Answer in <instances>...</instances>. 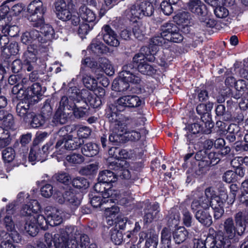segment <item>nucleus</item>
<instances>
[{
	"mask_svg": "<svg viewBox=\"0 0 248 248\" xmlns=\"http://www.w3.org/2000/svg\"><path fill=\"white\" fill-rule=\"evenodd\" d=\"M141 102L140 97L135 95L122 96L117 99L114 104L108 106L107 109L106 116L110 123H114L123 128L132 124H134V127H138L143 124V117L139 118L136 121L135 119L117 113L116 111L122 112L126 108L138 107L140 106Z\"/></svg>",
	"mask_w": 248,
	"mask_h": 248,
	"instance_id": "obj_1",
	"label": "nucleus"
},
{
	"mask_svg": "<svg viewBox=\"0 0 248 248\" xmlns=\"http://www.w3.org/2000/svg\"><path fill=\"white\" fill-rule=\"evenodd\" d=\"M55 235L56 248H86L89 243L88 236L81 233L76 227L66 226Z\"/></svg>",
	"mask_w": 248,
	"mask_h": 248,
	"instance_id": "obj_2",
	"label": "nucleus"
},
{
	"mask_svg": "<svg viewBox=\"0 0 248 248\" xmlns=\"http://www.w3.org/2000/svg\"><path fill=\"white\" fill-rule=\"evenodd\" d=\"M136 69L132 63L125 64L122 70L119 73L120 79L118 81H114L113 87L120 92H124L128 89L129 83L138 84L141 81V78L138 73L135 74Z\"/></svg>",
	"mask_w": 248,
	"mask_h": 248,
	"instance_id": "obj_3",
	"label": "nucleus"
},
{
	"mask_svg": "<svg viewBox=\"0 0 248 248\" xmlns=\"http://www.w3.org/2000/svg\"><path fill=\"white\" fill-rule=\"evenodd\" d=\"M87 94V90H79L76 87H72L67 91L68 96H63L62 97L58 108L66 111L71 112L74 107H76V103L85 99Z\"/></svg>",
	"mask_w": 248,
	"mask_h": 248,
	"instance_id": "obj_4",
	"label": "nucleus"
},
{
	"mask_svg": "<svg viewBox=\"0 0 248 248\" xmlns=\"http://www.w3.org/2000/svg\"><path fill=\"white\" fill-rule=\"evenodd\" d=\"M46 7L40 0H34L28 5L27 12L28 20L32 23L35 27H39L44 23V16L46 12Z\"/></svg>",
	"mask_w": 248,
	"mask_h": 248,
	"instance_id": "obj_5",
	"label": "nucleus"
},
{
	"mask_svg": "<svg viewBox=\"0 0 248 248\" xmlns=\"http://www.w3.org/2000/svg\"><path fill=\"white\" fill-rule=\"evenodd\" d=\"M9 11V6L7 3L2 4L0 8V29L4 35L14 37L18 32L17 26H11L9 24L12 20V17L7 16L6 14Z\"/></svg>",
	"mask_w": 248,
	"mask_h": 248,
	"instance_id": "obj_6",
	"label": "nucleus"
},
{
	"mask_svg": "<svg viewBox=\"0 0 248 248\" xmlns=\"http://www.w3.org/2000/svg\"><path fill=\"white\" fill-rule=\"evenodd\" d=\"M46 230V221L45 217L39 214L29 216L25 219V230L31 236H35L38 232V227Z\"/></svg>",
	"mask_w": 248,
	"mask_h": 248,
	"instance_id": "obj_7",
	"label": "nucleus"
},
{
	"mask_svg": "<svg viewBox=\"0 0 248 248\" xmlns=\"http://www.w3.org/2000/svg\"><path fill=\"white\" fill-rule=\"evenodd\" d=\"M230 247V242L221 236H208L205 241L202 240H195L194 242L195 248H229Z\"/></svg>",
	"mask_w": 248,
	"mask_h": 248,
	"instance_id": "obj_8",
	"label": "nucleus"
},
{
	"mask_svg": "<svg viewBox=\"0 0 248 248\" xmlns=\"http://www.w3.org/2000/svg\"><path fill=\"white\" fill-rule=\"evenodd\" d=\"M18 99L20 101L16 105V114L24 122H29L33 116V112L30 108L32 100L28 96H24Z\"/></svg>",
	"mask_w": 248,
	"mask_h": 248,
	"instance_id": "obj_9",
	"label": "nucleus"
},
{
	"mask_svg": "<svg viewBox=\"0 0 248 248\" xmlns=\"http://www.w3.org/2000/svg\"><path fill=\"white\" fill-rule=\"evenodd\" d=\"M161 30L163 31V35L167 37L169 44L170 42L180 43L183 40V36L180 33L177 26L173 23H165L161 27Z\"/></svg>",
	"mask_w": 248,
	"mask_h": 248,
	"instance_id": "obj_10",
	"label": "nucleus"
},
{
	"mask_svg": "<svg viewBox=\"0 0 248 248\" xmlns=\"http://www.w3.org/2000/svg\"><path fill=\"white\" fill-rule=\"evenodd\" d=\"M43 41V37L41 36L39 31L36 30L26 31L21 36V41L24 44H30L29 46L45 48V45H42Z\"/></svg>",
	"mask_w": 248,
	"mask_h": 248,
	"instance_id": "obj_11",
	"label": "nucleus"
},
{
	"mask_svg": "<svg viewBox=\"0 0 248 248\" xmlns=\"http://www.w3.org/2000/svg\"><path fill=\"white\" fill-rule=\"evenodd\" d=\"M53 149L52 143H47L42 147L41 150L35 148L31 149L29 155V160L31 162L35 161L43 162Z\"/></svg>",
	"mask_w": 248,
	"mask_h": 248,
	"instance_id": "obj_12",
	"label": "nucleus"
},
{
	"mask_svg": "<svg viewBox=\"0 0 248 248\" xmlns=\"http://www.w3.org/2000/svg\"><path fill=\"white\" fill-rule=\"evenodd\" d=\"M110 123L113 126H117V127H116L114 129L111 131L108 137L109 141L115 145L124 143L125 141V135H124V131L126 130V127L128 126L134 128L136 127H134V124H130V125L125 126L124 128H123L118 124H115L114 123Z\"/></svg>",
	"mask_w": 248,
	"mask_h": 248,
	"instance_id": "obj_13",
	"label": "nucleus"
},
{
	"mask_svg": "<svg viewBox=\"0 0 248 248\" xmlns=\"http://www.w3.org/2000/svg\"><path fill=\"white\" fill-rule=\"evenodd\" d=\"M94 190L97 193H101L104 198L117 199L119 196V191L112 189L109 185L103 182H99L94 186Z\"/></svg>",
	"mask_w": 248,
	"mask_h": 248,
	"instance_id": "obj_14",
	"label": "nucleus"
},
{
	"mask_svg": "<svg viewBox=\"0 0 248 248\" xmlns=\"http://www.w3.org/2000/svg\"><path fill=\"white\" fill-rule=\"evenodd\" d=\"M101 36L105 43L110 46L117 47L120 44L117 33L109 25H106L103 27Z\"/></svg>",
	"mask_w": 248,
	"mask_h": 248,
	"instance_id": "obj_15",
	"label": "nucleus"
},
{
	"mask_svg": "<svg viewBox=\"0 0 248 248\" xmlns=\"http://www.w3.org/2000/svg\"><path fill=\"white\" fill-rule=\"evenodd\" d=\"M128 165L125 160L112 161L109 165V168L117 171V177L120 176L123 179H130L131 175L130 171L126 169Z\"/></svg>",
	"mask_w": 248,
	"mask_h": 248,
	"instance_id": "obj_16",
	"label": "nucleus"
},
{
	"mask_svg": "<svg viewBox=\"0 0 248 248\" xmlns=\"http://www.w3.org/2000/svg\"><path fill=\"white\" fill-rule=\"evenodd\" d=\"M140 242L146 238L145 248H157L158 243V234L154 230H148L147 233L142 232L140 233Z\"/></svg>",
	"mask_w": 248,
	"mask_h": 248,
	"instance_id": "obj_17",
	"label": "nucleus"
},
{
	"mask_svg": "<svg viewBox=\"0 0 248 248\" xmlns=\"http://www.w3.org/2000/svg\"><path fill=\"white\" fill-rule=\"evenodd\" d=\"M55 9L59 19L66 21L71 18L70 8L67 6V4L64 0H58L55 3Z\"/></svg>",
	"mask_w": 248,
	"mask_h": 248,
	"instance_id": "obj_18",
	"label": "nucleus"
},
{
	"mask_svg": "<svg viewBox=\"0 0 248 248\" xmlns=\"http://www.w3.org/2000/svg\"><path fill=\"white\" fill-rule=\"evenodd\" d=\"M237 226V234L242 235L245 232L246 224H248V212L246 210L239 211L234 215Z\"/></svg>",
	"mask_w": 248,
	"mask_h": 248,
	"instance_id": "obj_19",
	"label": "nucleus"
},
{
	"mask_svg": "<svg viewBox=\"0 0 248 248\" xmlns=\"http://www.w3.org/2000/svg\"><path fill=\"white\" fill-rule=\"evenodd\" d=\"M224 232L225 236L221 235L224 238V241L228 240L230 243V239L234 237L236 233H237V226H235L233 219L232 217H228L226 219L223 223ZM221 236L217 235V236Z\"/></svg>",
	"mask_w": 248,
	"mask_h": 248,
	"instance_id": "obj_20",
	"label": "nucleus"
},
{
	"mask_svg": "<svg viewBox=\"0 0 248 248\" xmlns=\"http://www.w3.org/2000/svg\"><path fill=\"white\" fill-rule=\"evenodd\" d=\"M188 8L192 13L199 16V18L206 16V6L200 0H190L187 4Z\"/></svg>",
	"mask_w": 248,
	"mask_h": 248,
	"instance_id": "obj_21",
	"label": "nucleus"
},
{
	"mask_svg": "<svg viewBox=\"0 0 248 248\" xmlns=\"http://www.w3.org/2000/svg\"><path fill=\"white\" fill-rule=\"evenodd\" d=\"M159 206L158 203H154L148 206L144 210V223L146 224L150 223L155 219L159 212Z\"/></svg>",
	"mask_w": 248,
	"mask_h": 248,
	"instance_id": "obj_22",
	"label": "nucleus"
},
{
	"mask_svg": "<svg viewBox=\"0 0 248 248\" xmlns=\"http://www.w3.org/2000/svg\"><path fill=\"white\" fill-rule=\"evenodd\" d=\"M19 240V235L16 232L5 233L4 238L1 242L0 248H16L14 243H18Z\"/></svg>",
	"mask_w": 248,
	"mask_h": 248,
	"instance_id": "obj_23",
	"label": "nucleus"
},
{
	"mask_svg": "<svg viewBox=\"0 0 248 248\" xmlns=\"http://www.w3.org/2000/svg\"><path fill=\"white\" fill-rule=\"evenodd\" d=\"M71 112L58 108L52 118L51 123L53 125L57 126L66 124Z\"/></svg>",
	"mask_w": 248,
	"mask_h": 248,
	"instance_id": "obj_24",
	"label": "nucleus"
},
{
	"mask_svg": "<svg viewBox=\"0 0 248 248\" xmlns=\"http://www.w3.org/2000/svg\"><path fill=\"white\" fill-rule=\"evenodd\" d=\"M27 90V92L24 96H28L32 100V102L36 101V99L33 98L34 97L39 98L43 95L45 91V88H43L41 85L38 82L32 84Z\"/></svg>",
	"mask_w": 248,
	"mask_h": 248,
	"instance_id": "obj_25",
	"label": "nucleus"
},
{
	"mask_svg": "<svg viewBox=\"0 0 248 248\" xmlns=\"http://www.w3.org/2000/svg\"><path fill=\"white\" fill-rule=\"evenodd\" d=\"M40 210V206L38 202L36 200H33L23 207L21 213L23 216L28 217L29 216L38 214V212Z\"/></svg>",
	"mask_w": 248,
	"mask_h": 248,
	"instance_id": "obj_26",
	"label": "nucleus"
},
{
	"mask_svg": "<svg viewBox=\"0 0 248 248\" xmlns=\"http://www.w3.org/2000/svg\"><path fill=\"white\" fill-rule=\"evenodd\" d=\"M41 27V32L44 35L42 45L48 42L47 46H49L50 42L55 38V34L53 28L48 24H45L44 23L40 26ZM47 45L45 46V47Z\"/></svg>",
	"mask_w": 248,
	"mask_h": 248,
	"instance_id": "obj_27",
	"label": "nucleus"
},
{
	"mask_svg": "<svg viewBox=\"0 0 248 248\" xmlns=\"http://www.w3.org/2000/svg\"><path fill=\"white\" fill-rule=\"evenodd\" d=\"M141 11L140 3H137L129 6L125 11L124 15L131 20L139 19L142 18Z\"/></svg>",
	"mask_w": 248,
	"mask_h": 248,
	"instance_id": "obj_28",
	"label": "nucleus"
},
{
	"mask_svg": "<svg viewBox=\"0 0 248 248\" xmlns=\"http://www.w3.org/2000/svg\"><path fill=\"white\" fill-rule=\"evenodd\" d=\"M78 15L83 20L87 22H93L96 19L95 13L84 4L79 7Z\"/></svg>",
	"mask_w": 248,
	"mask_h": 248,
	"instance_id": "obj_29",
	"label": "nucleus"
},
{
	"mask_svg": "<svg viewBox=\"0 0 248 248\" xmlns=\"http://www.w3.org/2000/svg\"><path fill=\"white\" fill-rule=\"evenodd\" d=\"M195 217L203 226L209 227L212 224V218L206 210H198L195 214Z\"/></svg>",
	"mask_w": 248,
	"mask_h": 248,
	"instance_id": "obj_30",
	"label": "nucleus"
},
{
	"mask_svg": "<svg viewBox=\"0 0 248 248\" xmlns=\"http://www.w3.org/2000/svg\"><path fill=\"white\" fill-rule=\"evenodd\" d=\"M86 71L85 67L81 66L79 75L78 77L81 76L82 77V80L85 86L89 90H93L97 87V81L94 78L87 75L86 74Z\"/></svg>",
	"mask_w": 248,
	"mask_h": 248,
	"instance_id": "obj_31",
	"label": "nucleus"
},
{
	"mask_svg": "<svg viewBox=\"0 0 248 248\" xmlns=\"http://www.w3.org/2000/svg\"><path fill=\"white\" fill-rule=\"evenodd\" d=\"M160 34H157L151 38L149 42V49L155 46H161L165 48L169 46V41L167 40V37L163 35V31H161Z\"/></svg>",
	"mask_w": 248,
	"mask_h": 248,
	"instance_id": "obj_32",
	"label": "nucleus"
},
{
	"mask_svg": "<svg viewBox=\"0 0 248 248\" xmlns=\"http://www.w3.org/2000/svg\"><path fill=\"white\" fill-rule=\"evenodd\" d=\"M209 207L210 199L203 196L193 200L191 204V208L193 211L201 210V208H202V210L208 209Z\"/></svg>",
	"mask_w": 248,
	"mask_h": 248,
	"instance_id": "obj_33",
	"label": "nucleus"
},
{
	"mask_svg": "<svg viewBox=\"0 0 248 248\" xmlns=\"http://www.w3.org/2000/svg\"><path fill=\"white\" fill-rule=\"evenodd\" d=\"M29 80L26 78L20 77V80L19 82L13 87L12 92L13 94L16 95L17 98H20L24 96L25 94L24 89H25L26 86L29 84Z\"/></svg>",
	"mask_w": 248,
	"mask_h": 248,
	"instance_id": "obj_34",
	"label": "nucleus"
},
{
	"mask_svg": "<svg viewBox=\"0 0 248 248\" xmlns=\"http://www.w3.org/2000/svg\"><path fill=\"white\" fill-rule=\"evenodd\" d=\"M46 221V230L48 228V224L51 226H57L60 224L62 221V218L60 216V213L55 209L47 215Z\"/></svg>",
	"mask_w": 248,
	"mask_h": 248,
	"instance_id": "obj_35",
	"label": "nucleus"
},
{
	"mask_svg": "<svg viewBox=\"0 0 248 248\" xmlns=\"http://www.w3.org/2000/svg\"><path fill=\"white\" fill-rule=\"evenodd\" d=\"M83 143V140L80 138L73 137L72 135H67L65 137V146L66 150H74L78 148Z\"/></svg>",
	"mask_w": 248,
	"mask_h": 248,
	"instance_id": "obj_36",
	"label": "nucleus"
},
{
	"mask_svg": "<svg viewBox=\"0 0 248 248\" xmlns=\"http://www.w3.org/2000/svg\"><path fill=\"white\" fill-rule=\"evenodd\" d=\"M117 179L116 174L109 170H104L100 172L98 177L99 182L105 183L109 185L111 183L116 182Z\"/></svg>",
	"mask_w": 248,
	"mask_h": 248,
	"instance_id": "obj_37",
	"label": "nucleus"
},
{
	"mask_svg": "<svg viewBox=\"0 0 248 248\" xmlns=\"http://www.w3.org/2000/svg\"><path fill=\"white\" fill-rule=\"evenodd\" d=\"M82 154L87 156L92 157L96 155L99 152L98 145L93 142H89L84 144L81 148Z\"/></svg>",
	"mask_w": 248,
	"mask_h": 248,
	"instance_id": "obj_38",
	"label": "nucleus"
},
{
	"mask_svg": "<svg viewBox=\"0 0 248 248\" xmlns=\"http://www.w3.org/2000/svg\"><path fill=\"white\" fill-rule=\"evenodd\" d=\"M149 54H154L150 52L149 48L146 46L141 47L140 52L136 54L133 57V63L138 66L139 64L145 62V60L147 59V56Z\"/></svg>",
	"mask_w": 248,
	"mask_h": 248,
	"instance_id": "obj_39",
	"label": "nucleus"
},
{
	"mask_svg": "<svg viewBox=\"0 0 248 248\" xmlns=\"http://www.w3.org/2000/svg\"><path fill=\"white\" fill-rule=\"evenodd\" d=\"M113 203H114V199L104 198L97 196L93 197L91 200V203L93 207L97 208L102 206L103 209L106 205Z\"/></svg>",
	"mask_w": 248,
	"mask_h": 248,
	"instance_id": "obj_40",
	"label": "nucleus"
},
{
	"mask_svg": "<svg viewBox=\"0 0 248 248\" xmlns=\"http://www.w3.org/2000/svg\"><path fill=\"white\" fill-rule=\"evenodd\" d=\"M40 47L34 46H28L27 51L24 52L23 55V61H37L36 54Z\"/></svg>",
	"mask_w": 248,
	"mask_h": 248,
	"instance_id": "obj_41",
	"label": "nucleus"
},
{
	"mask_svg": "<svg viewBox=\"0 0 248 248\" xmlns=\"http://www.w3.org/2000/svg\"><path fill=\"white\" fill-rule=\"evenodd\" d=\"M98 62L99 63V70H102L108 76H112L114 74V68L108 59L105 58H100Z\"/></svg>",
	"mask_w": 248,
	"mask_h": 248,
	"instance_id": "obj_42",
	"label": "nucleus"
},
{
	"mask_svg": "<svg viewBox=\"0 0 248 248\" xmlns=\"http://www.w3.org/2000/svg\"><path fill=\"white\" fill-rule=\"evenodd\" d=\"M64 199L65 202H67L70 205L74 208L78 207L80 204V199L70 189L65 191Z\"/></svg>",
	"mask_w": 248,
	"mask_h": 248,
	"instance_id": "obj_43",
	"label": "nucleus"
},
{
	"mask_svg": "<svg viewBox=\"0 0 248 248\" xmlns=\"http://www.w3.org/2000/svg\"><path fill=\"white\" fill-rule=\"evenodd\" d=\"M188 236V232L185 228L179 227L173 232V239L177 244H180L185 241Z\"/></svg>",
	"mask_w": 248,
	"mask_h": 248,
	"instance_id": "obj_44",
	"label": "nucleus"
},
{
	"mask_svg": "<svg viewBox=\"0 0 248 248\" xmlns=\"http://www.w3.org/2000/svg\"><path fill=\"white\" fill-rule=\"evenodd\" d=\"M108 154L111 157L116 159V161L124 160L122 159L127 158V152L124 149L117 147H112L108 151Z\"/></svg>",
	"mask_w": 248,
	"mask_h": 248,
	"instance_id": "obj_45",
	"label": "nucleus"
},
{
	"mask_svg": "<svg viewBox=\"0 0 248 248\" xmlns=\"http://www.w3.org/2000/svg\"><path fill=\"white\" fill-rule=\"evenodd\" d=\"M228 196L225 192L221 196H215L212 200H210V206L213 209H216L219 207H223L226 200L228 199Z\"/></svg>",
	"mask_w": 248,
	"mask_h": 248,
	"instance_id": "obj_46",
	"label": "nucleus"
},
{
	"mask_svg": "<svg viewBox=\"0 0 248 248\" xmlns=\"http://www.w3.org/2000/svg\"><path fill=\"white\" fill-rule=\"evenodd\" d=\"M216 114L220 120L229 121L232 119L231 113L226 111L225 107L223 105H218L216 108Z\"/></svg>",
	"mask_w": 248,
	"mask_h": 248,
	"instance_id": "obj_47",
	"label": "nucleus"
},
{
	"mask_svg": "<svg viewBox=\"0 0 248 248\" xmlns=\"http://www.w3.org/2000/svg\"><path fill=\"white\" fill-rule=\"evenodd\" d=\"M89 47L91 51L97 55L102 54L105 50L106 47L97 38L92 41Z\"/></svg>",
	"mask_w": 248,
	"mask_h": 248,
	"instance_id": "obj_48",
	"label": "nucleus"
},
{
	"mask_svg": "<svg viewBox=\"0 0 248 248\" xmlns=\"http://www.w3.org/2000/svg\"><path fill=\"white\" fill-rule=\"evenodd\" d=\"M14 0H7L2 4L7 3V5L9 6V11L6 14L7 16H16L19 15L23 10L24 6L22 3H17L12 6L10 4L11 1H14Z\"/></svg>",
	"mask_w": 248,
	"mask_h": 248,
	"instance_id": "obj_49",
	"label": "nucleus"
},
{
	"mask_svg": "<svg viewBox=\"0 0 248 248\" xmlns=\"http://www.w3.org/2000/svg\"><path fill=\"white\" fill-rule=\"evenodd\" d=\"M133 200L134 198L130 192L125 191L122 193H120L119 192V197H117V199L114 200V202L117 201L120 204L126 205L131 202Z\"/></svg>",
	"mask_w": 248,
	"mask_h": 248,
	"instance_id": "obj_50",
	"label": "nucleus"
},
{
	"mask_svg": "<svg viewBox=\"0 0 248 248\" xmlns=\"http://www.w3.org/2000/svg\"><path fill=\"white\" fill-rule=\"evenodd\" d=\"M138 71L143 75L152 76L155 73V69L147 62L139 64L137 67Z\"/></svg>",
	"mask_w": 248,
	"mask_h": 248,
	"instance_id": "obj_51",
	"label": "nucleus"
},
{
	"mask_svg": "<svg viewBox=\"0 0 248 248\" xmlns=\"http://www.w3.org/2000/svg\"><path fill=\"white\" fill-rule=\"evenodd\" d=\"M88 94L86 98L83 99L84 102H88L89 104L91 107L93 108H97L101 105V100L99 97L97 96L96 94H89L88 91Z\"/></svg>",
	"mask_w": 248,
	"mask_h": 248,
	"instance_id": "obj_52",
	"label": "nucleus"
},
{
	"mask_svg": "<svg viewBox=\"0 0 248 248\" xmlns=\"http://www.w3.org/2000/svg\"><path fill=\"white\" fill-rule=\"evenodd\" d=\"M140 3L141 10H142V17L144 16H151L154 12V8L153 4L147 1H143Z\"/></svg>",
	"mask_w": 248,
	"mask_h": 248,
	"instance_id": "obj_53",
	"label": "nucleus"
},
{
	"mask_svg": "<svg viewBox=\"0 0 248 248\" xmlns=\"http://www.w3.org/2000/svg\"><path fill=\"white\" fill-rule=\"evenodd\" d=\"M13 205H9L6 208V212H7V215L5 216L4 217V224L5 225V227L7 228L8 231L12 232L13 230L14 229V223L12 219V217L10 216H9V214L11 213H13V211H12V209L13 208Z\"/></svg>",
	"mask_w": 248,
	"mask_h": 248,
	"instance_id": "obj_54",
	"label": "nucleus"
},
{
	"mask_svg": "<svg viewBox=\"0 0 248 248\" xmlns=\"http://www.w3.org/2000/svg\"><path fill=\"white\" fill-rule=\"evenodd\" d=\"M110 238L115 245H120L124 241V235L122 232L116 229L111 230Z\"/></svg>",
	"mask_w": 248,
	"mask_h": 248,
	"instance_id": "obj_55",
	"label": "nucleus"
},
{
	"mask_svg": "<svg viewBox=\"0 0 248 248\" xmlns=\"http://www.w3.org/2000/svg\"><path fill=\"white\" fill-rule=\"evenodd\" d=\"M11 140L9 131L0 127V145L2 147L6 146L10 144Z\"/></svg>",
	"mask_w": 248,
	"mask_h": 248,
	"instance_id": "obj_56",
	"label": "nucleus"
},
{
	"mask_svg": "<svg viewBox=\"0 0 248 248\" xmlns=\"http://www.w3.org/2000/svg\"><path fill=\"white\" fill-rule=\"evenodd\" d=\"M49 143H51V142H49ZM53 144V143L52 142ZM53 147V149L50 152L53 151L54 153H56L58 155H62L65 153L66 149V147L65 146V137L62 138L61 139L59 140L55 146L52 145Z\"/></svg>",
	"mask_w": 248,
	"mask_h": 248,
	"instance_id": "obj_57",
	"label": "nucleus"
},
{
	"mask_svg": "<svg viewBox=\"0 0 248 248\" xmlns=\"http://www.w3.org/2000/svg\"><path fill=\"white\" fill-rule=\"evenodd\" d=\"M66 160L73 165H77L82 163L84 160V157L79 154H72L67 155Z\"/></svg>",
	"mask_w": 248,
	"mask_h": 248,
	"instance_id": "obj_58",
	"label": "nucleus"
},
{
	"mask_svg": "<svg viewBox=\"0 0 248 248\" xmlns=\"http://www.w3.org/2000/svg\"><path fill=\"white\" fill-rule=\"evenodd\" d=\"M145 26L142 24H138L132 29L133 34L136 38L141 40L145 34Z\"/></svg>",
	"mask_w": 248,
	"mask_h": 248,
	"instance_id": "obj_59",
	"label": "nucleus"
},
{
	"mask_svg": "<svg viewBox=\"0 0 248 248\" xmlns=\"http://www.w3.org/2000/svg\"><path fill=\"white\" fill-rule=\"evenodd\" d=\"M111 203L107 204L104 207L107 218H113L119 212V208L115 205H111Z\"/></svg>",
	"mask_w": 248,
	"mask_h": 248,
	"instance_id": "obj_60",
	"label": "nucleus"
},
{
	"mask_svg": "<svg viewBox=\"0 0 248 248\" xmlns=\"http://www.w3.org/2000/svg\"><path fill=\"white\" fill-rule=\"evenodd\" d=\"M98 169L97 164L93 163L82 167L79 170V173L83 175H90L94 173Z\"/></svg>",
	"mask_w": 248,
	"mask_h": 248,
	"instance_id": "obj_61",
	"label": "nucleus"
},
{
	"mask_svg": "<svg viewBox=\"0 0 248 248\" xmlns=\"http://www.w3.org/2000/svg\"><path fill=\"white\" fill-rule=\"evenodd\" d=\"M72 185L77 188H86L89 186V183L83 177H77L72 181Z\"/></svg>",
	"mask_w": 248,
	"mask_h": 248,
	"instance_id": "obj_62",
	"label": "nucleus"
},
{
	"mask_svg": "<svg viewBox=\"0 0 248 248\" xmlns=\"http://www.w3.org/2000/svg\"><path fill=\"white\" fill-rule=\"evenodd\" d=\"M31 125L33 128H37L42 126L46 121L40 114L35 115L33 113V116L31 118Z\"/></svg>",
	"mask_w": 248,
	"mask_h": 248,
	"instance_id": "obj_63",
	"label": "nucleus"
},
{
	"mask_svg": "<svg viewBox=\"0 0 248 248\" xmlns=\"http://www.w3.org/2000/svg\"><path fill=\"white\" fill-rule=\"evenodd\" d=\"M73 114L75 118L77 119L83 118L87 115L88 111L85 108L78 107L76 104V107L72 110Z\"/></svg>",
	"mask_w": 248,
	"mask_h": 248,
	"instance_id": "obj_64",
	"label": "nucleus"
}]
</instances>
